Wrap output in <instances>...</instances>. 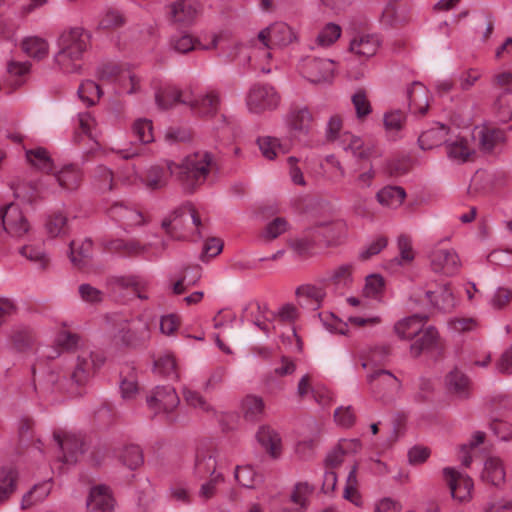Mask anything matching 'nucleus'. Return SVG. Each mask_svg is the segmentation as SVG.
<instances>
[{
	"mask_svg": "<svg viewBox=\"0 0 512 512\" xmlns=\"http://www.w3.org/2000/svg\"><path fill=\"white\" fill-rule=\"evenodd\" d=\"M133 134L138 138L139 142L148 144L154 141L153 125L151 120L137 119L132 126Z\"/></svg>",
	"mask_w": 512,
	"mask_h": 512,
	"instance_id": "nucleus-58",
	"label": "nucleus"
},
{
	"mask_svg": "<svg viewBox=\"0 0 512 512\" xmlns=\"http://www.w3.org/2000/svg\"><path fill=\"white\" fill-rule=\"evenodd\" d=\"M446 386L450 394L458 399H467L470 396L471 383L469 378L458 369L452 370L446 376Z\"/></svg>",
	"mask_w": 512,
	"mask_h": 512,
	"instance_id": "nucleus-32",
	"label": "nucleus"
},
{
	"mask_svg": "<svg viewBox=\"0 0 512 512\" xmlns=\"http://www.w3.org/2000/svg\"><path fill=\"white\" fill-rule=\"evenodd\" d=\"M169 95L175 100H180L182 104L191 109L193 114L201 117L215 115L220 105L219 95L215 91H208L199 95H194L190 91L173 92Z\"/></svg>",
	"mask_w": 512,
	"mask_h": 512,
	"instance_id": "nucleus-6",
	"label": "nucleus"
},
{
	"mask_svg": "<svg viewBox=\"0 0 512 512\" xmlns=\"http://www.w3.org/2000/svg\"><path fill=\"white\" fill-rule=\"evenodd\" d=\"M448 136L449 129L444 124L437 122L419 136L418 143L421 149L430 150L445 144Z\"/></svg>",
	"mask_w": 512,
	"mask_h": 512,
	"instance_id": "nucleus-29",
	"label": "nucleus"
},
{
	"mask_svg": "<svg viewBox=\"0 0 512 512\" xmlns=\"http://www.w3.org/2000/svg\"><path fill=\"white\" fill-rule=\"evenodd\" d=\"M234 476L238 483L246 488H254L258 482L262 481V477L250 465L237 466Z\"/></svg>",
	"mask_w": 512,
	"mask_h": 512,
	"instance_id": "nucleus-54",
	"label": "nucleus"
},
{
	"mask_svg": "<svg viewBox=\"0 0 512 512\" xmlns=\"http://www.w3.org/2000/svg\"><path fill=\"white\" fill-rule=\"evenodd\" d=\"M417 300L442 311H450L455 306L453 293L447 285L439 286L434 291H426L424 297L417 296Z\"/></svg>",
	"mask_w": 512,
	"mask_h": 512,
	"instance_id": "nucleus-21",
	"label": "nucleus"
},
{
	"mask_svg": "<svg viewBox=\"0 0 512 512\" xmlns=\"http://www.w3.org/2000/svg\"><path fill=\"white\" fill-rule=\"evenodd\" d=\"M94 179L99 189L111 191L114 185V174L112 170L104 165H98L94 170Z\"/></svg>",
	"mask_w": 512,
	"mask_h": 512,
	"instance_id": "nucleus-62",
	"label": "nucleus"
},
{
	"mask_svg": "<svg viewBox=\"0 0 512 512\" xmlns=\"http://www.w3.org/2000/svg\"><path fill=\"white\" fill-rule=\"evenodd\" d=\"M11 341L16 349L24 350L32 343L33 336L31 330L27 327H17L12 330Z\"/></svg>",
	"mask_w": 512,
	"mask_h": 512,
	"instance_id": "nucleus-63",
	"label": "nucleus"
},
{
	"mask_svg": "<svg viewBox=\"0 0 512 512\" xmlns=\"http://www.w3.org/2000/svg\"><path fill=\"white\" fill-rule=\"evenodd\" d=\"M1 219L5 232L15 239H23L30 230L31 225L18 205L10 203L1 211Z\"/></svg>",
	"mask_w": 512,
	"mask_h": 512,
	"instance_id": "nucleus-10",
	"label": "nucleus"
},
{
	"mask_svg": "<svg viewBox=\"0 0 512 512\" xmlns=\"http://www.w3.org/2000/svg\"><path fill=\"white\" fill-rule=\"evenodd\" d=\"M477 137L479 147L483 152H491L498 144L504 141V133L498 129L482 128L478 131Z\"/></svg>",
	"mask_w": 512,
	"mask_h": 512,
	"instance_id": "nucleus-46",
	"label": "nucleus"
},
{
	"mask_svg": "<svg viewBox=\"0 0 512 512\" xmlns=\"http://www.w3.org/2000/svg\"><path fill=\"white\" fill-rule=\"evenodd\" d=\"M217 45L218 36L216 35L213 36L212 42L208 46H201L197 38H194L192 35L187 33L174 35L170 39L171 49L180 54H187L195 50L197 47L204 50L214 49L217 47Z\"/></svg>",
	"mask_w": 512,
	"mask_h": 512,
	"instance_id": "nucleus-28",
	"label": "nucleus"
},
{
	"mask_svg": "<svg viewBox=\"0 0 512 512\" xmlns=\"http://www.w3.org/2000/svg\"><path fill=\"white\" fill-rule=\"evenodd\" d=\"M97 74L100 80L109 83H122L128 79L131 83V88L127 90V94L136 93L139 90V79L128 68L120 66L115 63L102 64L97 69Z\"/></svg>",
	"mask_w": 512,
	"mask_h": 512,
	"instance_id": "nucleus-15",
	"label": "nucleus"
},
{
	"mask_svg": "<svg viewBox=\"0 0 512 512\" xmlns=\"http://www.w3.org/2000/svg\"><path fill=\"white\" fill-rule=\"evenodd\" d=\"M88 512H111L114 499L108 487L99 485L90 490L86 502Z\"/></svg>",
	"mask_w": 512,
	"mask_h": 512,
	"instance_id": "nucleus-22",
	"label": "nucleus"
},
{
	"mask_svg": "<svg viewBox=\"0 0 512 512\" xmlns=\"http://www.w3.org/2000/svg\"><path fill=\"white\" fill-rule=\"evenodd\" d=\"M108 214L114 221L125 226L140 225L144 221L141 212L120 202H116L111 205L108 210Z\"/></svg>",
	"mask_w": 512,
	"mask_h": 512,
	"instance_id": "nucleus-30",
	"label": "nucleus"
},
{
	"mask_svg": "<svg viewBox=\"0 0 512 512\" xmlns=\"http://www.w3.org/2000/svg\"><path fill=\"white\" fill-rule=\"evenodd\" d=\"M105 248L111 252H117L124 256L138 255L147 251L146 246L140 245L135 240L125 241L122 239H115L106 242Z\"/></svg>",
	"mask_w": 512,
	"mask_h": 512,
	"instance_id": "nucleus-41",
	"label": "nucleus"
},
{
	"mask_svg": "<svg viewBox=\"0 0 512 512\" xmlns=\"http://www.w3.org/2000/svg\"><path fill=\"white\" fill-rule=\"evenodd\" d=\"M311 230L313 235L321 238L327 246L340 245L347 235V226L342 220L318 222Z\"/></svg>",
	"mask_w": 512,
	"mask_h": 512,
	"instance_id": "nucleus-16",
	"label": "nucleus"
},
{
	"mask_svg": "<svg viewBox=\"0 0 512 512\" xmlns=\"http://www.w3.org/2000/svg\"><path fill=\"white\" fill-rule=\"evenodd\" d=\"M258 39L266 49L286 47L299 40L298 32L285 22H274L258 33Z\"/></svg>",
	"mask_w": 512,
	"mask_h": 512,
	"instance_id": "nucleus-7",
	"label": "nucleus"
},
{
	"mask_svg": "<svg viewBox=\"0 0 512 512\" xmlns=\"http://www.w3.org/2000/svg\"><path fill=\"white\" fill-rule=\"evenodd\" d=\"M207 481H205L199 489L198 496L207 501L215 496L217 491V486L224 481V476L222 473L210 475L207 477Z\"/></svg>",
	"mask_w": 512,
	"mask_h": 512,
	"instance_id": "nucleus-61",
	"label": "nucleus"
},
{
	"mask_svg": "<svg viewBox=\"0 0 512 512\" xmlns=\"http://www.w3.org/2000/svg\"><path fill=\"white\" fill-rule=\"evenodd\" d=\"M53 438L57 442L62 456L59 460L65 464H72L77 461V455L83 452V441L72 433L55 431Z\"/></svg>",
	"mask_w": 512,
	"mask_h": 512,
	"instance_id": "nucleus-18",
	"label": "nucleus"
},
{
	"mask_svg": "<svg viewBox=\"0 0 512 512\" xmlns=\"http://www.w3.org/2000/svg\"><path fill=\"white\" fill-rule=\"evenodd\" d=\"M17 473L13 469H0V502L6 501L15 491Z\"/></svg>",
	"mask_w": 512,
	"mask_h": 512,
	"instance_id": "nucleus-49",
	"label": "nucleus"
},
{
	"mask_svg": "<svg viewBox=\"0 0 512 512\" xmlns=\"http://www.w3.org/2000/svg\"><path fill=\"white\" fill-rule=\"evenodd\" d=\"M259 443L268 451L272 457H277L281 450V438L279 434L270 427L263 426L257 432Z\"/></svg>",
	"mask_w": 512,
	"mask_h": 512,
	"instance_id": "nucleus-39",
	"label": "nucleus"
},
{
	"mask_svg": "<svg viewBox=\"0 0 512 512\" xmlns=\"http://www.w3.org/2000/svg\"><path fill=\"white\" fill-rule=\"evenodd\" d=\"M240 413L248 422H258L265 415V402L261 396L248 394L239 404Z\"/></svg>",
	"mask_w": 512,
	"mask_h": 512,
	"instance_id": "nucleus-25",
	"label": "nucleus"
},
{
	"mask_svg": "<svg viewBox=\"0 0 512 512\" xmlns=\"http://www.w3.org/2000/svg\"><path fill=\"white\" fill-rule=\"evenodd\" d=\"M445 145L448 158L458 163L467 161L473 153L467 139L460 135H449Z\"/></svg>",
	"mask_w": 512,
	"mask_h": 512,
	"instance_id": "nucleus-31",
	"label": "nucleus"
},
{
	"mask_svg": "<svg viewBox=\"0 0 512 512\" xmlns=\"http://www.w3.org/2000/svg\"><path fill=\"white\" fill-rule=\"evenodd\" d=\"M150 410L155 414H170L179 405L180 399L176 390L169 385L157 386L146 399Z\"/></svg>",
	"mask_w": 512,
	"mask_h": 512,
	"instance_id": "nucleus-11",
	"label": "nucleus"
},
{
	"mask_svg": "<svg viewBox=\"0 0 512 512\" xmlns=\"http://www.w3.org/2000/svg\"><path fill=\"white\" fill-rule=\"evenodd\" d=\"M167 179V173L164 168L153 166L146 173L145 184L152 190H158L166 186Z\"/></svg>",
	"mask_w": 512,
	"mask_h": 512,
	"instance_id": "nucleus-59",
	"label": "nucleus"
},
{
	"mask_svg": "<svg viewBox=\"0 0 512 512\" xmlns=\"http://www.w3.org/2000/svg\"><path fill=\"white\" fill-rule=\"evenodd\" d=\"M218 473L215 450L205 445L198 446L194 456L193 475L204 479Z\"/></svg>",
	"mask_w": 512,
	"mask_h": 512,
	"instance_id": "nucleus-19",
	"label": "nucleus"
},
{
	"mask_svg": "<svg viewBox=\"0 0 512 512\" xmlns=\"http://www.w3.org/2000/svg\"><path fill=\"white\" fill-rule=\"evenodd\" d=\"M430 265L434 272L452 276L461 266V261L454 249L435 247L430 252Z\"/></svg>",
	"mask_w": 512,
	"mask_h": 512,
	"instance_id": "nucleus-14",
	"label": "nucleus"
},
{
	"mask_svg": "<svg viewBox=\"0 0 512 512\" xmlns=\"http://www.w3.org/2000/svg\"><path fill=\"white\" fill-rule=\"evenodd\" d=\"M78 95L84 103L90 106L95 104V102L101 97L102 90L96 82L86 80L79 86Z\"/></svg>",
	"mask_w": 512,
	"mask_h": 512,
	"instance_id": "nucleus-56",
	"label": "nucleus"
},
{
	"mask_svg": "<svg viewBox=\"0 0 512 512\" xmlns=\"http://www.w3.org/2000/svg\"><path fill=\"white\" fill-rule=\"evenodd\" d=\"M90 36L80 27L63 31L57 40L59 51L54 62L65 73H76L81 68V60L89 45Z\"/></svg>",
	"mask_w": 512,
	"mask_h": 512,
	"instance_id": "nucleus-2",
	"label": "nucleus"
},
{
	"mask_svg": "<svg viewBox=\"0 0 512 512\" xmlns=\"http://www.w3.org/2000/svg\"><path fill=\"white\" fill-rule=\"evenodd\" d=\"M162 227L170 237L185 240L196 234L201 237L202 221L191 203H185L175 209L168 219L163 220Z\"/></svg>",
	"mask_w": 512,
	"mask_h": 512,
	"instance_id": "nucleus-3",
	"label": "nucleus"
},
{
	"mask_svg": "<svg viewBox=\"0 0 512 512\" xmlns=\"http://www.w3.org/2000/svg\"><path fill=\"white\" fill-rule=\"evenodd\" d=\"M426 320V316L418 314L405 317L395 323L394 332L401 340H411L421 332Z\"/></svg>",
	"mask_w": 512,
	"mask_h": 512,
	"instance_id": "nucleus-26",
	"label": "nucleus"
},
{
	"mask_svg": "<svg viewBox=\"0 0 512 512\" xmlns=\"http://www.w3.org/2000/svg\"><path fill=\"white\" fill-rule=\"evenodd\" d=\"M104 362L105 357L101 352L82 350L78 354L76 363L70 374V394L73 396H81L83 394V388Z\"/></svg>",
	"mask_w": 512,
	"mask_h": 512,
	"instance_id": "nucleus-4",
	"label": "nucleus"
},
{
	"mask_svg": "<svg viewBox=\"0 0 512 512\" xmlns=\"http://www.w3.org/2000/svg\"><path fill=\"white\" fill-rule=\"evenodd\" d=\"M69 247L70 260L75 267L82 269L90 263L93 250V243L90 239L73 240Z\"/></svg>",
	"mask_w": 512,
	"mask_h": 512,
	"instance_id": "nucleus-33",
	"label": "nucleus"
},
{
	"mask_svg": "<svg viewBox=\"0 0 512 512\" xmlns=\"http://www.w3.org/2000/svg\"><path fill=\"white\" fill-rule=\"evenodd\" d=\"M375 177L376 171L372 165H370L367 169L361 170L355 176L352 181V185L356 191L354 196L356 197L357 203L366 201V198L360 194L372 187Z\"/></svg>",
	"mask_w": 512,
	"mask_h": 512,
	"instance_id": "nucleus-40",
	"label": "nucleus"
},
{
	"mask_svg": "<svg viewBox=\"0 0 512 512\" xmlns=\"http://www.w3.org/2000/svg\"><path fill=\"white\" fill-rule=\"evenodd\" d=\"M20 255L33 262L39 269L44 270L49 264V258L39 246L24 245L19 249Z\"/></svg>",
	"mask_w": 512,
	"mask_h": 512,
	"instance_id": "nucleus-51",
	"label": "nucleus"
},
{
	"mask_svg": "<svg viewBox=\"0 0 512 512\" xmlns=\"http://www.w3.org/2000/svg\"><path fill=\"white\" fill-rule=\"evenodd\" d=\"M121 461L130 469H135L143 463V455L139 446L130 445L123 449L120 455Z\"/></svg>",
	"mask_w": 512,
	"mask_h": 512,
	"instance_id": "nucleus-60",
	"label": "nucleus"
},
{
	"mask_svg": "<svg viewBox=\"0 0 512 512\" xmlns=\"http://www.w3.org/2000/svg\"><path fill=\"white\" fill-rule=\"evenodd\" d=\"M257 143L262 155L268 160L275 159L280 153L285 154L288 152L287 147L281 144L279 139L275 137H260L258 138Z\"/></svg>",
	"mask_w": 512,
	"mask_h": 512,
	"instance_id": "nucleus-45",
	"label": "nucleus"
},
{
	"mask_svg": "<svg viewBox=\"0 0 512 512\" xmlns=\"http://www.w3.org/2000/svg\"><path fill=\"white\" fill-rule=\"evenodd\" d=\"M113 340L117 345L137 348L144 346L151 337L149 323L141 318L124 319L115 322Z\"/></svg>",
	"mask_w": 512,
	"mask_h": 512,
	"instance_id": "nucleus-5",
	"label": "nucleus"
},
{
	"mask_svg": "<svg viewBox=\"0 0 512 512\" xmlns=\"http://www.w3.org/2000/svg\"><path fill=\"white\" fill-rule=\"evenodd\" d=\"M155 371L165 377L177 378L176 361L172 355L161 356L154 364Z\"/></svg>",
	"mask_w": 512,
	"mask_h": 512,
	"instance_id": "nucleus-64",
	"label": "nucleus"
},
{
	"mask_svg": "<svg viewBox=\"0 0 512 512\" xmlns=\"http://www.w3.org/2000/svg\"><path fill=\"white\" fill-rule=\"evenodd\" d=\"M414 338L410 345V354L414 358H418L423 353L435 354L441 349L438 331L433 326L423 327Z\"/></svg>",
	"mask_w": 512,
	"mask_h": 512,
	"instance_id": "nucleus-17",
	"label": "nucleus"
},
{
	"mask_svg": "<svg viewBox=\"0 0 512 512\" xmlns=\"http://www.w3.org/2000/svg\"><path fill=\"white\" fill-rule=\"evenodd\" d=\"M443 478L446 481L451 496L459 502L469 501L472 497L473 481L466 475L452 467L443 469Z\"/></svg>",
	"mask_w": 512,
	"mask_h": 512,
	"instance_id": "nucleus-13",
	"label": "nucleus"
},
{
	"mask_svg": "<svg viewBox=\"0 0 512 512\" xmlns=\"http://www.w3.org/2000/svg\"><path fill=\"white\" fill-rule=\"evenodd\" d=\"M51 491V484L49 482H43L35 485L30 491H28L22 498L21 508L28 509L38 502L43 501Z\"/></svg>",
	"mask_w": 512,
	"mask_h": 512,
	"instance_id": "nucleus-48",
	"label": "nucleus"
},
{
	"mask_svg": "<svg viewBox=\"0 0 512 512\" xmlns=\"http://www.w3.org/2000/svg\"><path fill=\"white\" fill-rule=\"evenodd\" d=\"M410 111L417 116H424L429 108V91L420 82H413L407 89Z\"/></svg>",
	"mask_w": 512,
	"mask_h": 512,
	"instance_id": "nucleus-23",
	"label": "nucleus"
},
{
	"mask_svg": "<svg viewBox=\"0 0 512 512\" xmlns=\"http://www.w3.org/2000/svg\"><path fill=\"white\" fill-rule=\"evenodd\" d=\"M268 311V307L265 304H260L259 302L250 303L245 308V313H249L246 315H243V317H246L248 320H251V322L257 326L260 330L265 332L266 334L269 333L270 327L269 323L267 322L266 312Z\"/></svg>",
	"mask_w": 512,
	"mask_h": 512,
	"instance_id": "nucleus-42",
	"label": "nucleus"
},
{
	"mask_svg": "<svg viewBox=\"0 0 512 512\" xmlns=\"http://www.w3.org/2000/svg\"><path fill=\"white\" fill-rule=\"evenodd\" d=\"M182 395L186 404L194 409H198L204 413L213 412V407L207 402V400L197 391L192 390L188 387H184Z\"/></svg>",
	"mask_w": 512,
	"mask_h": 512,
	"instance_id": "nucleus-52",
	"label": "nucleus"
},
{
	"mask_svg": "<svg viewBox=\"0 0 512 512\" xmlns=\"http://www.w3.org/2000/svg\"><path fill=\"white\" fill-rule=\"evenodd\" d=\"M167 8L170 19L182 26L192 25L199 13L198 5L188 0H173Z\"/></svg>",
	"mask_w": 512,
	"mask_h": 512,
	"instance_id": "nucleus-20",
	"label": "nucleus"
},
{
	"mask_svg": "<svg viewBox=\"0 0 512 512\" xmlns=\"http://www.w3.org/2000/svg\"><path fill=\"white\" fill-rule=\"evenodd\" d=\"M82 177L81 169L73 164L65 165L54 172V178L59 187L65 191L77 190L81 185Z\"/></svg>",
	"mask_w": 512,
	"mask_h": 512,
	"instance_id": "nucleus-27",
	"label": "nucleus"
},
{
	"mask_svg": "<svg viewBox=\"0 0 512 512\" xmlns=\"http://www.w3.org/2000/svg\"><path fill=\"white\" fill-rule=\"evenodd\" d=\"M280 103V95L269 84H255L251 87L247 96V106L253 113H261L277 108Z\"/></svg>",
	"mask_w": 512,
	"mask_h": 512,
	"instance_id": "nucleus-9",
	"label": "nucleus"
},
{
	"mask_svg": "<svg viewBox=\"0 0 512 512\" xmlns=\"http://www.w3.org/2000/svg\"><path fill=\"white\" fill-rule=\"evenodd\" d=\"M23 51L31 58L42 60L48 56L49 43L41 37L30 36L22 41Z\"/></svg>",
	"mask_w": 512,
	"mask_h": 512,
	"instance_id": "nucleus-38",
	"label": "nucleus"
},
{
	"mask_svg": "<svg viewBox=\"0 0 512 512\" xmlns=\"http://www.w3.org/2000/svg\"><path fill=\"white\" fill-rule=\"evenodd\" d=\"M45 229L50 237L65 234L67 230V217L62 212H54L48 216Z\"/></svg>",
	"mask_w": 512,
	"mask_h": 512,
	"instance_id": "nucleus-53",
	"label": "nucleus"
},
{
	"mask_svg": "<svg viewBox=\"0 0 512 512\" xmlns=\"http://www.w3.org/2000/svg\"><path fill=\"white\" fill-rule=\"evenodd\" d=\"M312 115L307 108L295 109L290 113V128L299 134H307L311 128Z\"/></svg>",
	"mask_w": 512,
	"mask_h": 512,
	"instance_id": "nucleus-44",
	"label": "nucleus"
},
{
	"mask_svg": "<svg viewBox=\"0 0 512 512\" xmlns=\"http://www.w3.org/2000/svg\"><path fill=\"white\" fill-rule=\"evenodd\" d=\"M406 197L405 190L400 186H385L376 194V199L382 206L399 207Z\"/></svg>",
	"mask_w": 512,
	"mask_h": 512,
	"instance_id": "nucleus-36",
	"label": "nucleus"
},
{
	"mask_svg": "<svg viewBox=\"0 0 512 512\" xmlns=\"http://www.w3.org/2000/svg\"><path fill=\"white\" fill-rule=\"evenodd\" d=\"M342 29L338 24L327 23L317 34L315 45L311 49L328 48L332 46L341 36Z\"/></svg>",
	"mask_w": 512,
	"mask_h": 512,
	"instance_id": "nucleus-43",
	"label": "nucleus"
},
{
	"mask_svg": "<svg viewBox=\"0 0 512 512\" xmlns=\"http://www.w3.org/2000/svg\"><path fill=\"white\" fill-rule=\"evenodd\" d=\"M505 468L502 461L497 457H490L486 460L482 472L483 480L494 486H499L505 482Z\"/></svg>",
	"mask_w": 512,
	"mask_h": 512,
	"instance_id": "nucleus-37",
	"label": "nucleus"
},
{
	"mask_svg": "<svg viewBox=\"0 0 512 512\" xmlns=\"http://www.w3.org/2000/svg\"><path fill=\"white\" fill-rule=\"evenodd\" d=\"M297 298H304L311 303L316 304V307H320L323 299L326 296V291L322 285L316 284H302L295 290Z\"/></svg>",
	"mask_w": 512,
	"mask_h": 512,
	"instance_id": "nucleus-47",
	"label": "nucleus"
},
{
	"mask_svg": "<svg viewBox=\"0 0 512 512\" xmlns=\"http://www.w3.org/2000/svg\"><path fill=\"white\" fill-rule=\"evenodd\" d=\"M329 281L336 287H349L353 281V266L343 264L331 271Z\"/></svg>",
	"mask_w": 512,
	"mask_h": 512,
	"instance_id": "nucleus-55",
	"label": "nucleus"
},
{
	"mask_svg": "<svg viewBox=\"0 0 512 512\" xmlns=\"http://www.w3.org/2000/svg\"><path fill=\"white\" fill-rule=\"evenodd\" d=\"M380 44L376 34H358L350 41L349 50L359 57L369 58L377 53Z\"/></svg>",
	"mask_w": 512,
	"mask_h": 512,
	"instance_id": "nucleus-24",
	"label": "nucleus"
},
{
	"mask_svg": "<svg viewBox=\"0 0 512 512\" xmlns=\"http://www.w3.org/2000/svg\"><path fill=\"white\" fill-rule=\"evenodd\" d=\"M314 488L307 482H298L295 484L290 501L297 505L298 508L305 511L309 504V497L313 493Z\"/></svg>",
	"mask_w": 512,
	"mask_h": 512,
	"instance_id": "nucleus-50",
	"label": "nucleus"
},
{
	"mask_svg": "<svg viewBox=\"0 0 512 512\" xmlns=\"http://www.w3.org/2000/svg\"><path fill=\"white\" fill-rule=\"evenodd\" d=\"M340 146L346 152H350L354 157L366 159L370 156L371 150L364 145V141L349 132H345L340 137Z\"/></svg>",
	"mask_w": 512,
	"mask_h": 512,
	"instance_id": "nucleus-35",
	"label": "nucleus"
},
{
	"mask_svg": "<svg viewBox=\"0 0 512 512\" xmlns=\"http://www.w3.org/2000/svg\"><path fill=\"white\" fill-rule=\"evenodd\" d=\"M299 69L302 76L313 84L331 83L335 63L330 59L307 57L301 61Z\"/></svg>",
	"mask_w": 512,
	"mask_h": 512,
	"instance_id": "nucleus-8",
	"label": "nucleus"
},
{
	"mask_svg": "<svg viewBox=\"0 0 512 512\" xmlns=\"http://www.w3.org/2000/svg\"><path fill=\"white\" fill-rule=\"evenodd\" d=\"M215 167L214 157L207 151H198L187 155L181 163L167 162L170 175L175 177L183 189L190 193L206 181Z\"/></svg>",
	"mask_w": 512,
	"mask_h": 512,
	"instance_id": "nucleus-1",
	"label": "nucleus"
},
{
	"mask_svg": "<svg viewBox=\"0 0 512 512\" xmlns=\"http://www.w3.org/2000/svg\"><path fill=\"white\" fill-rule=\"evenodd\" d=\"M25 157L30 166L40 172L48 174L54 170L53 160L43 147L26 150Z\"/></svg>",
	"mask_w": 512,
	"mask_h": 512,
	"instance_id": "nucleus-34",
	"label": "nucleus"
},
{
	"mask_svg": "<svg viewBox=\"0 0 512 512\" xmlns=\"http://www.w3.org/2000/svg\"><path fill=\"white\" fill-rule=\"evenodd\" d=\"M369 388L375 397L384 398L399 391L401 382L390 371L378 369L367 375Z\"/></svg>",
	"mask_w": 512,
	"mask_h": 512,
	"instance_id": "nucleus-12",
	"label": "nucleus"
},
{
	"mask_svg": "<svg viewBox=\"0 0 512 512\" xmlns=\"http://www.w3.org/2000/svg\"><path fill=\"white\" fill-rule=\"evenodd\" d=\"M496 109L499 120L508 121L512 117V90L505 89L497 97Z\"/></svg>",
	"mask_w": 512,
	"mask_h": 512,
	"instance_id": "nucleus-57",
	"label": "nucleus"
}]
</instances>
